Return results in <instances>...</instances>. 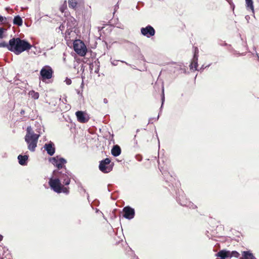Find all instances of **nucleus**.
<instances>
[{
	"label": "nucleus",
	"instance_id": "f257e3e1",
	"mask_svg": "<svg viewBox=\"0 0 259 259\" xmlns=\"http://www.w3.org/2000/svg\"><path fill=\"white\" fill-rule=\"evenodd\" d=\"M53 176L57 178H50V187L55 192L60 194L63 193L66 195L69 193V188L64 186H68L70 183L72 174L66 168L60 171L54 170Z\"/></svg>",
	"mask_w": 259,
	"mask_h": 259
},
{
	"label": "nucleus",
	"instance_id": "f03ea898",
	"mask_svg": "<svg viewBox=\"0 0 259 259\" xmlns=\"http://www.w3.org/2000/svg\"><path fill=\"white\" fill-rule=\"evenodd\" d=\"M10 51L19 55L24 51H29L32 45L26 39L20 37H13L9 40Z\"/></svg>",
	"mask_w": 259,
	"mask_h": 259
},
{
	"label": "nucleus",
	"instance_id": "7ed1b4c3",
	"mask_svg": "<svg viewBox=\"0 0 259 259\" xmlns=\"http://www.w3.org/2000/svg\"><path fill=\"white\" fill-rule=\"evenodd\" d=\"M39 137L38 134L34 133L31 126L27 127L25 141L28 145V149L31 152L35 151Z\"/></svg>",
	"mask_w": 259,
	"mask_h": 259
},
{
	"label": "nucleus",
	"instance_id": "20e7f679",
	"mask_svg": "<svg viewBox=\"0 0 259 259\" xmlns=\"http://www.w3.org/2000/svg\"><path fill=\"white\" fill-rule=\"evenodd\" d=\"M73 49L74 51L81 56H84L86 55L87 49L85 45L80 40H76L73 43Z\"/></svg>",
	"mask_w": 259,
	"mask_h": 259
},
{
	"label": "nucleus",
	"instance_id": "39448f33",
	"mask_svg": "<svg viewBox=\"0 0 259 259\" xmlns=\"http://www.w3.org/2000/svg\"><path fill=\"white\" fill-rule=\"evenodd\" d=\"M50 162H51L54 166L57 167L58 170L56 171H60L61 169H63V166L66 163L67 161L64 158L59 156H57L50 158Z\"/></svg>",
	"mask_w": 259,
	"mask_h": 259
},
{
	"label": "nucleus",
	"instance_id": "423d86ee",
	"mask_svg": "<svg viewBox=\"0 0 259 259\" xmlns=\"http://www.w3.org/2000/svg\"><path fill=\"white\" fill-rule=\"evenodd\" d=\"M111 160L109 158H106L100 162L99 165V169L104 173L110 172L113 168V164H110Z\"/></svg>",
	"mask_w": 259,
	"mask_h": 259
},
{
	"label": "nucleus",
	"instance_id": "0eeeda50",
	"mask_svg": "<svg viewBox=\"0 0 259 259\" xmlns=\"http://www.w3.org/2000/svg\"><path fill=\"white\" fill-rule=\"evenodd\" d=\"M177 201L182 205L186 206L190 208L195 209L197 206L192 202L190 201L186 198V196L183 192L180 194L179 197L177 198Z\"/></svg>",
	"mask_w": 259,
	"mask_h": 259
},
{
	"label": "nucleus",
	"instance_id": "6e6552de",
	"mask_svg": "<svg viewBox=\"0 0 259 259\" xmlns=\"http://www.w3.org/2000/svg\"><path fill=\"white\" fill-rule=\"evenodd\" d=\"M66 25L65 34L70 35L73 29L77 25L78 23L76 19L73 17L70 16L65 21Z\"/></svg>",
	"mask_w": 259,
	"mask_h": 259
},
{
	"label": "nucleus",
	"instance_id": "1a4fd4ad",
	"mask_svg": "<svg viewBox=\"0 0 259 259\" xmlns=\"http://www.w3.org/2000/svg\"><path fill=\"white\" fill-rule=\"evenodd\" d=\"M141 32L142 35L149 38L155 35V30L154 28L150 25L145 27H142L141 29Z\"/></svg>",
	"mask_w": 259,
	"mask_h": 259
},
{
	"label": "nucleus",
	"instance_id": "9d476101",
	"mask_svg": "<svg viewBox=\"0 0 259 259\" xmlns=\"http://www.w3.org/2000/svg\"><path fill=\"white\" fill-rule=\"evenodd\" d=\"M123 216L127 220L133 219L135 215V209L129 206H126L123 208Z\"/></svg>",
	"mask_w": 259,
	"mask_h": 259
},
{
	"label": "nucleus",
	"instance_id": "9b49d317",
	"mask_svg": "<svg viewBox=\"0 0 259 259\" xmlns=\"http://www.w3.org/2000/svg\"><path fill=\"white\" fill-rule=\"evenodd\" d=\"M77 120L80 123L87 122L90 118L89 116L84 112L82 111H77L75 112Z\"/></svg>",
	"mask_w": 259,
	"mask_h": 259
},
{
	"label": "nucleus",
	"instance_id": "f8f14e48",
	"mask_svg": "<svg viewBox=\"0 0 259 259\" xmlns=\"http://www.w3.org/2000/svg\"><path fill=\"white\" fill-rule=\"evenodd\" d=\"M39 80L42 82H46L49 79V66L46 65L40 71Z\"/></svg>",
	"mask_w": 259,
	"mask_h": 259
},
{
	"label": "nucleus",
	"instance_id": "ddd939ff",
	"mask_svg": "<svg viewBox=\"0 0 259 259\" xmlns=\"http://www.w3.org/2000/svg\"><path fill=\"white\" fill-rule=\"evenodd\" d=\"M83 3V0H68V5L70 8L76 10Z\"/></svg>",
	"mask_w": 259,
	"mask_h": 259
},
{
	"label": "nucleus",
	"instance_id": "4468645a",
	"mask_svg": "<svg viewBox=\"0 0 259 259\" xmlns=\"http://www.w3.org/2000/svg\"><path fill=\"white\" fill-rule=\"evenodd\" d=\"M59 106L61 111L66 112L71 109V106L69 104H67L66 98H63L62 102L60 103Z\"/></svg>",
	"mask_w": 259,
	"mask_h": 259
},
{
	"label": "nucleus",
	"instance_id": "2eb2a0df",
	"mask_svg": "<svg viewBox=\"0 0 259 259\" xmlns=\"http://www.w3.org/2000/svg\"><path fill=\"white\" fill-rule=\"evenodd\" d=\"M28 157V155H19L18 156L19 163L22 166L26 165L27 164Z\"/></svg>",
	"mask_w": 259,
	"mask_h": 259
},
{
	"label": "nucleus",
	"instance_id": "dca6fc26",
	"mask_svg": "<svg viewBox=\"0 0 259 259\" xmlns=\"http://www.w3.org/2000/svg\"><path fill=\"white\" fill-rule=\"evenodd\" d=\"M239 259H256V258L250 250H247L242 251V256Z\"/></svg>",
	"mask_w": 259,
	"mask_h": 259
},
{
	"label": "nucleus",
	"instance_id": "f3484780",
	"mask_svg": "<svg viewBox=\"0 0 259 259\" xmlns=\"http://www.w3.org/2000/svg\"><path fill=\"white\" fill-rule=\"evenodd\" d=\"M198 54L195 52L194 54L192 61L189 66L191 70L193 69V67L195 68V70H197L198 67Z\"/></svg>",
	"mask_w": 259,
	"mask_h": 259
},
{
	"label": "nucleus",
	"instance_id": "a211bd4d",
	"mask_svg": "<svg viewBox=\"0 0 259 259\" xmlns=\"http://www.w3.org/2000/svg\"><path fill=\"white\" fill-rule=\"evenodd\" d=\"M121 148L118 145H114L111 149V154L114 157H117L121 154Z\"/></svg>",
	"mask_w": 259,
	"mask_h": 259
},
{
	"label": "nucleus",
	"instance_id": "6ab92c4d",
	"mask_svg": "<svg viewBox=\"0 0 259 259\" xmlns=\"http://www.w3.org/2000/svg\"><path fill=\"white\" fill-rule=\"evenodd\" d=\"M62 1L63 2V4L60 7L59 10L61 13H65L64 16H67L68 14L67 12V2L66 0H62Z\"/></svg>",
	"mask_w": 259,
	"mask_h": 259
},
{
	"label": "nucleus",
	"instance_id": "aec40b11",
	"mask_svg": "<svg viewBox=\"0 0 259 259\" xmlns=\"http://www.w3.org/2000/svg\"><path fill=\"white\" fill-rule=\"evenodd\" d=\"M13 23L19 26H21L23 24V20L19 15H17L14 18Z\"/></svg>",
	"mask_w": 259,
	"mask_h": 259
},
{
	"label": "nucleus",
	"instance_id": "412c9836",
	"mask_svg": "<svg viewBox=\"0 0 259 259\" xmlns=\"http://www.w3.org/2000/svg\"><path fill=\"white\" fill-rule=\"evenodd\" d=\"M217 256L218 257H220V258H216V259H225L226 258L228 257V253L226 252L225 250H222L220 251L217 254Z\"/></svg>",
	"mask_w": 259,
	"mask_h": 259
},
{
	"label": "nucleus",
	"instance_id": "4be33fe9",
	"mask_svg": "<svg viewBox=\"0 0 259 259\" xmlns=\"http://www.w3.org/2000/svg\"><path fill=\"white\" fill-rule=\"evenodd\" d=\"M246 6L247 9H250L253 13L254 7L252 0H245Z\"/></svg>",
	"mask_w": 259,
	"mask_h": 259
},
{
	"label": "nucleus",
	"instance_id": "5701e85b",
	"mask_svg": "<svg viewBox=\"0 0 259 259\" xmlns=\"http://www.w3.org/2000/svg\"><path fill=\"white\" fill-rule=\"evenodd\" d=\"M226 252L228 253V257L232 256L238 257L240 255V254L237 251H232L231 252L230 251L226 250Z\"/></svg>",
	"mask_w": 259,
	"mask_h": 259
},
{
	"label": "nucleus",
	"instance_id": "b1692460",
	"mask_svg": "<svg viewBox=\"0 0 259 259\" xmlns=\"http://www.w3.org/2000/svg\"><path fill=\"white\" fill-rule=\"evenodd\" d=\"M55 152L54 144L50 141V156H52Z\"/></svg>",
	"mask_w": 259,
	"mask_h": 259
},
{
	"label": "nucleus",
	"instance_id": "393cba45",
	"mask_svg": "<svg viewBox=\"0 0 259 259\" xmlns=\"http://www.w3.org/2000/svg\"><path fill=\"white\" fill-rule=\"evenodd\" d=\"M29 95L31 96L32 98L34 99H38L39 98V94L37 92H35L34 91H31L29 92Z\"/></svg>",
	"mask_w": 259,
	"mask_h": 259
},
{
	"label": "nucleus",
	"instance_id": "a878e982",
	"mask_svg": "<svg viewBox=\"0 0 259 259\" xmlns=\"http://www.w3.org/2000/svg\"><path fill=\"white\" fill-rule=\"evenodd\" d=\"M0 48H6L9 51H10L9 42L8 43L5 41L0 42Z\"/></svg>",
	"mask_w": 259,
	"mask_h": 259
},
{
	"label": "nucleus",
	"instance_id": "bb28decb",
	"mask_svg": "<svg viewBox=\"0 0 259 259\" xmlns=\"http://www.w3.org/2000/svg\"><path fill=\"white\" fill-rule=\"evenodd\" d=\"M164 100H165V97H164V87H163V85L162 84V95H161V107H160V109H161V108H162V107L163 106Z\"/></svg>",
	"mask_w": 259,
	"mask_h": 259
},
{
	"label": "nucleus",
	"instance_id": "cd10ccee",
	"mask_svg": "<svg viewBox=\"0 0 259 259\" xmlns=\"http://www.w3.org/2000/svg\"><path fill=\"white\" fill-rule=\"evenodd\" d=\"M7 30V28H5L4 27H0V39H2L4 37V33Z\"/></svg>",
	"mask_w": 259,
	"mask_h": 259
},
{
	"label": "nucleus",
	"instance_id": "c85d7f7f",
	"mask_svg": "<svg viewBox=\"0 0 259 259\" xmlns=\"http://www.w3.org/2000/svg\"><path fill=\"white\" fill-rule=\"evenodd\" d=\"M58 102L61 103V98H52V103L54 106H56Z\"/></svg>",
	"mask_w": 259,
	"mask_h": 259
},
{
	"label": "nucleus",
	"instance_id": "c756f323",
	"mask_svg": "<svg viewBox=\"0 0 259 259\" xmlns=\"http://www.w3.org/2000/svg\"><path fill=\"white\" fill-rule=\"evenodd\" d=\"M7 18L5 17H3L2 15H0V23L1 25H4V24L6 23Z\"/></svg>",
	"mask_w": 259,
	"mask_h": 259
},
{
	"label": "nucleus",
	"instance_id": "7c9ffc66",
	"mask_svg": "<svg viewBox=\"0 0 259 259\" xmlns=\"http://www.w3.org/2000/svg\"><path fill=\"white\" fill-rule=\"evenodd\" d=\"M66 28L65 22L64 21L59 27V30L61 31V33H63V31L64 30L65 28Z\"/></svg>",
	"mask_w": 259,
	"mask_h": 259
},
{
	"label": "nucleus",
	"instance_id": "2f4dec72",
	"mask_svg": "<svg viewBox=\"0 0 259 259\" xmlns=\"http://www.w3.org/2000/svg\"><path fill=\"white\" fill-rule=\"evenodd\" d=\"M44 150L43 153L44 154L45 151L47 152V153L49 154V143H46L44 146Z\"/></svg>",
	"mask_w": 259,
	"mask_h": 259
},
{
	"label": "nucleus",
	"instance_id": "473e14b6",
	"mask_svg": "<svg viewBox=\"0 0 259 259\" xmlns=\"http://www.w3.org/2000/svg\"><path fill=\"white\" fill-rule=\"evenodd\" d=\"M4 25V27H4L5 28H7V30H8V29H9V28H10L11 26V25L10 24H9V23L7 22V21H6V23L4 24V25Z\"/></svg>",
	"mask_w": 259,
	"mask_h": 259
},
{
	"label": "nucleus",
	"instance_id": "72a5a7b5",
	"mask_svg": "<svg viewBox=\"0 0 259 259\" xmlns=\"http://www.w3.org/2000/svg\"><path fill=\"white\" fill-rule=\"evenodd\" d=\"M159 115H158V116L156 118H149L148 124L152 123H153L152 121L154 119H155V120H157L158 119V118H159Z\"/></svg>",
	"mask_w": 259,
	"mask_h": 259
},
{
	"label": "nucleus",
	"instance_id": "f704fd0d",
	"mask_svg": "<svg viewBox=\"0 0 259 259\" xmlns=\"http://www.w3.org/2000/svg\"><path fill=\"white\" fill-rule=\"evenodd\" d=\"M65 82L67 85H70L71 84L72 81L70 78H66L65 80Z\"/></svg>",
	"mask_w": 259,
	"mask_h": 259
},
{
	"label": "nucleus",
	"instance_id": "c9c22d12",
	"mask_svg": "<svg viewBox=\"0 0 259 259\" xmlns=\"http://www.w3.org/2000/svg\"><path fill=\"white\" fill-rule=\"evenodd\" d=\"M210 64H208V65H207V66H205V67H204V65H202V66H201V67L200 68V69H197V70H198V71H203V69H204V68H206V67H209V66H210Z\"/></svg>",
	"mask_w": 259,
	"mask_h": 259
},
{
	"label": "nucleus",
	"instance_id": "e433bc0d",
	"mask_svg": "<svg viewBox=\"0 0 259 259\" xmlns=\"http://www.w3.org/2000/svg\"><path fill=\"white\" fill-rule=\"evenodd\" d=\"M118 61H119L118 60H113V61H111V64L113 66H116L118 64Z\"/></svg>",
	"mask_w": 259,
	"mask_h": 259
},
{
	"label": "nucleus",
	"instance_id": "4c0bfd02",
	"mask_svg": "<svg viewBox=\"0 0 259 259\" xmlns=\"http://www.w3.org/2000/svg\"><path fill=\"white\" fill-rule=\"evenodd\" d=\"M43 186L45 189H48L49 188V183H47V181L44 184Z\"/></svg>",
	"mask_w": 259,
	"mask_h": 259
},
{
	"label": "nucleus",
	"instance_id": "58836bf2",
	"mask_svg": "<svg viewBox=\"0 0 259 259\" xmlns=\"http://www.w3.org/2000/svg\"><path fill=\"white\" fill-rule=\"evenodd\" d=\"M250 16H248V15H246V16H245V20H246V21H247V23H249V19H250Z\"/></svg>",
	"mask_w": 259,
	"mask_h": 259
},
{
	"label": "nucleus",
	"instance_id": "ea45409f",
	"mask_svg": "<svg viewBox=\"0 0 259 259\" xmlns=\"http://www.w3.org/2000/svg\"><path fill=\"white\" fill-rule=\"evenodd\" d=\"M53 73V71L52 69L50 67V79L52 77Z\"/></svg>",
	"mask_w": 259,
	"mask_h": 259
},
{
	"label": "nucleus",
	"instance_id": "a19ab883",
	"mask_svg": "<svg viewBox=\"0 0 259 259\" xmlns=\"http://www.w3.org/2000/svg\"><path fill=\"white\" fill-rule=\"evenodd\" d=\"M136 158L139 161L142 160V157L140 156H139V155H137L136 156Z\"/></svg>",
	"mask_w": 259,
	"mask_h": 259
},
{
	"label": "nucleus",
	"instance_id": "79ce46f5",
	"mask_svg": "<svg viewBox=\"0 0 259 259\" xmlns=\"http://www.w3.org/2000/svg\"><path fill=\"white\" fill-rule=\"evenodd\" d=\"M103 102L105 103V104H107L108 103V100L106 98H104L103 99Z\"/></svg>",
	"mask_w": 259,
	"mask_h": 259
},
{
	"label": "nucleus",
	"instance_id": "37998d69",
	"mask_svg": "<svg viewBox=\"0 0 259 259\" xmlns=\"http://www.w3.org/2000/svg\"><path fill=\"white\" fill-rule=\"evenodd\" d=\"M25 113V111L24 110H21V111H20V114L21 115H23Z\"/></svg>",
	"mask_w": 259,
	"mask_h": 259
},
{
	"label": "nucleus",
	"instance_id": "c03bdc74",
	"mask_svg": "<svg viewBox=\"0 0 259 259\" xmlns=\"http://www.w3.org/2000/svg\"><path fill=\"white\" fill-rule=\"evenodd\" d=\"M3 239V236L1 234H0V242L2 241Z\"/></svg>",
	"mask_w": 259,
	"mask_h": 259
},
{
	"label": "nucleus",
	"instance_id": "a18cd8bd",
	"mask_svg": "<svg viewBox=\"0 0 259 259\" xmlns=\"http://www.w3.org/2000/svg\"><path fill=\"white\" fill-rule=\"evenodd\" d=\"M96 211L97 213L100 212L101 213H102V214L103 215V213L101 211H100L99 209H96Z\"/></svg>",
	"mask_w": 259,
	"mask_h": 259
},
{
	"label": "nucleus",
	"instance_id": "49530a36",
	"mask_svg": "<svg viewBox=\"0 0 259 259\" xmlns=\"http://www.w3.org/2000/svg\"><path fill=\"white\" fill-rule=\"evenodd\" d=\"M255 54H256V56L257 57L258 60L259 61V56H258V53L256 52H255Z\"/></svg>",
	"mask_w": 259,
	"mask_h": 259
},
{
	"label": "nucleus",
	"instance_id": "de8ad7c7",
	"mask_svg": "<svg viewBox=\"0 0 259 259\" xmlns=\"http://www.w3.org/2000/svg\"><path fill=\"white\" fill-rule=\"evenodd\" d=\"M77 94L78 95H80L82 96V93L80 91H77Z\"/></svg>",
	"mask_w": 259,
	"mask_h": 259
},
{
	"label": "nucleus",
	"instance_id": "09e8293b",
	"mask_svg": "<svg viewBox=\"0 0 259 259\" xmlns=\"http://www.w3.org/2000/svg\"><path fill=\"white\" fill-rule=\"evenodd\" d=\"M121 62H123V63H125L126 65H130V64H128L127 63H126V62H124V61H121Z\"/></svg>",
	"mask_w": 259,
	"mask_h": 259
},
{
	"label": "nucleus",
	"instance_id": "8fccbe9b",
	"mask_svg": "<svg viewBox=\"0 0 259 259\" xmlns=\"http://www.w3.org/2000/svg\"><path fill=\"white\" fill-rule=\"evenodd\" d=\"M98 71H99V68H97V69L95 71V72L96 73H97L98 72Z\"/></svg>",
	"mask_w": 259,
	"mask_h": 259
},
{
	"label": "nucleus",
	"instance_id": "3c124183",
	"mask_svg": "<svg viewBox=\"0 0 259 259\" xmlns=\"http://www.w3.org/2000/svg\"><path fill=\"white\" fill-rule=\"evenodd\" d=\"M83 81H82V83H81V88H83Z\"/></svg>",
	"mask_w": 259,
	"mask_h": 259
},
{
	"label": "nucleus",
	"instance_id": "603ef678",
	"mask_svg": "<svg viewBox=\"0 0 259 259\" xmlns=\"http://www.w3.org/2000/svg\"><path fill=\"white\" fill-rule=\"evenodd\" d=\"M181 70H183V69L181 68ZM184 72H186V70L185 69H184Z\"/></svg>",
	"mask_w": 259,
	"mask_h": 259
}]
</instances>
